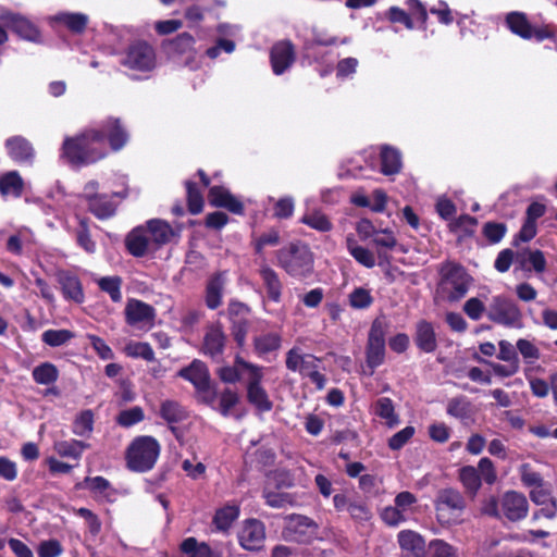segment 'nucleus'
Wrapping results in <instances>:
<instances>
[{
	"label": "nucleus",
	"mask_w": 557,
	"mask_h": 557,
	"mask_svg": "<svg viewBox=\"0 0 557 557\" xmlns=\"http://www.w3.org/2000/svg\"><path fill=\"white\" fill-rule=\"evenodd\" d=\"M109 154L104 133L87 128L74 136H66L61 146L60 157L74 168L95 164Z\"/></svg>",
	"instance_id": "nucleus-1"
},
{
	"label": "nucleus",
	"mask_w": 557,
	"mask_h": 557,
	"mask_svg": "<svg viewBox=\"0 0 557 557\" xmlns=\"http://www.w3.org/2000/svg\"><path fill=\"white\" fill-rule=\"evenodd\" d=\"M277 265L289 276L305 278L313 272L314 257L310 247L295 240L276 251Z\"/></svg>",
	"instance_id": "nucleus-2"
},
{
	"label": "nucleus",
	"mask_w": 557,
	"mask_h": 557,
	"mask_svg": "<svg viewBox=\"0 0 557 557\" xmlns=\"http://www.w3.org/2000/svg\"><path fill=\"white\" fill-rule=\"evenodd\" d=\"M160 451L161 446L153 436H136L126 448V466L134 472H148L154 467Z\"/></svg>",
	"instance_id": "nucleus-3"
},
{
	"label": "nucleus",
	"mask_w": 557,
	"mask_h": 557,
	"mask_svg": "<svg viewBox=\"0 0 557 557\" xmlns=\"http://www.w3.org/2000/svg\"><path fill=\"white\" fill-rule=\"evenodd\" d=\"M391 322L384 314L376 317L371 323L366 344V366L369 369V375H373L375 369L385 361V337Z\"/></svg>",
	"instance_id": "nucleus-4"
},
{
	"label": "nucleus",
	"mask_w": 557,
	"mask_h": 557,
	"mask_svg": "<svg viewBox=\"0 0 557 557\" xmlns=\"http://www.w3.org/2000/svg\"><path fill=\"white\" fill-rule=\"evenodd\" d=\"M505 25L513 35L524 40L535 39L542 42L546 39L556 41L557 38V26L554 24L534 26L524 12H508L505 16Z\"/></svg>",
	"instance_id": "nucleus-5"
},
{
	"label": "nucleus",
	"mask_w": 557,
	"mask_h": 557,
	"mask_svg": "<svg viewBox=\"0 0 557 557\" xmlns=\"http://www.w3.org/2000/svg\"><path fill=\"white\" fill-rule=\"evenodd\" d=\"M176 375L189 382L200 400L211 406L216 398V391L211 381L209 367L200 359H194L188 366L181 368Z\"/></svg>",
	"instance_id": "nucleus-6"
},
{
	"label": "nucleus",
	"mask_w": 557,
	"mask_h": 557,
	"mask_svg": "<svg viewBox=\"0 0 557 557\" xmlns=\"http://www.w3.org/2000/svg\"><path fill=\"white\" fill-rule=\"evenodd\" d=\"M321 358L312 354H301L300 348L293 347L286 352L285 366L292 372H298L302 377H308L315 388L325 387L326 377L320 372Z\"/></svg>",
	"instance_id": "nucleus-7"
},
{
	"label": "nucleus",
	"mask_w": 557,
	"mask_h": 557,
	"mask_svg": "<svg viewBox=\"0 0 557 557\" xmlns=\"http://www.w3.org/2000/svg\"><path fill=\"white\" fill-rule=\"evenodd\" d=\"M438 290L443 298L449 302H456L463 298L470 286V276L463 267L457 263L449 264L441 271Z\"/></svg>",
	"instance_id": "nucleus-8"
},
{
	"label": "nucleus",
	"mask_w": 557,
	"mask_h": 557,
	"mask_svg": "<svg viewBox=\"0 0 557 557\" xmlns=\"http://www.w3.org/2000/svg\"><path fill=\"white\" fill-rule=\"evenodd\" d=\"M466 506L462 494L453 487L440 490L434 500L438 521L446 523L456 522L462 516Z\"/></svg>",
	"instance_id": "nucleus-9"
},
{
	"label": "nucleus",
	"mask_w": 557,
	"mask_h": 557,
	"mask_svg": "<svg viewBox=\"0 0 557 557\" xmlns=\"http://www.w3.org/2000/svg\"><path fill=\"white\" fill-rule=\"evenodd\" d=\"M283 536L288 542L310 544L318 537L319 524L311 518L292 513L284 518Z\"/></svg>",
	"instance_id": "nucleus-10"
},
{
	"label": "nucleus",
	"mask_w": 557,
	"mask_h": 557,
	"mask_svg": "<svg viewBox=\"0 0 557 557\" xmlns=\"http://www.w3.org/2000/svg\"><path fill=\"white\" fill-rule=\"evenodd\" d=\"M487 318L492 322L507 327L522 326L520 308L513 300L502 295L492 298L487 309Z\"/></svg>",
	"instance_id": "nucleus-11"
},
{
	"label": "nucleus",
	"mask_w": 557,
	"mask_h": 557,
	"mask_svg": "<svg viewBox=\"0 0 557 557\" xmlns=\"http://www.w3.org/2000/svg\"><path fill=\"white\" fill-rule=\"evenodd\" d=\"M157 62L156 52L146 41H136L128 46L121 63L125 67L138 72H149L154 69Z\"/></svg>",
	"instance_id": "nucleus-12"
},
{
	"label": "nucleus",
	"mask_w": 557,
	"mask_h": 557,
	"mask_svg": "<svg viewBox=\"0 0 557 557\" xmlns=\"http://www.w3.org/2000/svg\"><path fill=\"white\" fill-rule=\"evenodd\" d=\"M0 22L22 39L34 42L40 39L39 28L20 13L4 12L0 15Z\"/></svg>",
	"instance_id": "nucleus-13"
},
{
	"label": "nucleus",
	"mask_w": 557,
	"mask_h": 557,
	"mask_svg": "<svg viewBox=\"0 0 557 557\" xmlns=\"http://www.w3.org/2000/svg\"><path fill=\"white\" fill-rule=\"evenodd\" d=\"M238 542L246 550L258 552L265 542V527L258 519H247L238 533Z\"/></svg>",
	"instance_id": "nucleus-14"
},
{
	"label": "nucleus",
	"mask_w": 557,
	"mask_h": 557,
	"mask_svg": "<svg viewBox=\"0 0 557 557\" xmlns=\"http://www.w3.org/2000/svg\"><path fill=\"white\" fill-rule=\"evenodd\" d=\"M125 322L131 326L153 325L156 319V309L153 306L136 299L129 298L124 309Z\"/></svg>",
	"instance_id": "nucleus-15"
},
{
	"label": "nucleus",
	"mask_w": 557,
	"mask_h": 557,
	"mask_svg": "<svg viewBox=\"0 0 557 557\" xmlns=\"http://www.w3.org/2000/svg\"><path fill=\"white\" fill-rule=\"evenodd\" d=\"M104 133V144H109L112 151H120L129 139V134L120 117L109 116L98 128Z\"/></svg>",
	"instance_id": "nucleus-16"
},
{
	"label": "nucleus",
	"mask_w": 557,
	"mask_h": 557,
	"mask_svg": "<svg viewBox=\"0 0 557 557\" xmlns=\"http://www.w3.org/2000/svg\"><path fill=\"white\" fill-rule=\"evenodd\" d=\"M208 201L213 208H223L237 215L245 214L244 203L224 186H211L208 190Z\"/></svg>",
	"instance_id": "nucleus-17"
},
{
	"label": "nucleus",
	"mask_w": 557,
	"mask_h": 557,
	"mask_svg": "<svg viewBox=\"0 0 557 557\" xmlns=\"http://www.w3.org/2000/svg\"><path fill=\"white\" fill-rule=\"evenodd\" d=\"M263 372L248 377L247 381V401L260 412H269L273 408V403L270 399L268 392L262 386Z\"/></svg>",
	"instance_id": "nucleus-18"
},
{
	"label": "nucleus",
	"mask_w": 557,
	"mask_h": 557,
	"mask_svg": "<svg viewBox=\"0 0 557 557\" xmlns=\"http://www.w3.org/2000/svg\"><path fill=\"white\" fill-rule=\"evenodd\" d=\"M295 47L290 40H282L270 50V62L275 75H282L295 62Z\"/></svg>",
	"instance_id": "nucleus-19"
},
{
	"label": "nucleus",
	"mask_w": 557,
	"mask_h": 557,
	"mask_svg": "<svg viewBox=\"0 0 557 557\" xmlns=\"http://www.w3.org/2000/svg\"><path fill=\"white\" fill-rule=\"evenodd\" d=\"M258 275L262 282L267 299L274 304H280L283 297L284 284L278 273L268 263L263 262L258 269Z\"/></svg>",
	"instance_id": "nucleus-20"
},
{
	"label": "nucleus",
	"mask_w": 557,
	"mask_h": 557,
	"mask_svg": "<svg viewBox=\"0 0 557 557\" xmlns=\"http://www.w3.org/2000/svg\"><path fill=\"white\" fill-rule=\"evenodd\" d=\"M55 278L64 299L72 300L76 304L84 302L85 294L83 284L75 273L69 270H60L57 272Z\"/></svg>",
	"instance_id": "nucleus-21"
},
{
	"label": "nucleus",
	"mask_w": 557,
	"mask_h": 557,
	"mask_svg": "<svg viewBox=\"0 0 557 557\" xmlns=\"http://www.w3.org/2000/svg\"><path fill=\"white\" fill-rule=\"evenodd\" d=\"M413 342L421 352H435L438 343L433 323L424 319L419 320L414 326Z\"/></svg>",
	"instance_id": "nucleus-22"
},
{
	"label": "nucleus",
	"mask_w": 557,
	"mask_h": 557,
	"mask_svg": "<svg viewBox=\"0 0 557 557\" xmlns=\"http://www.w3.org/2000/svg\"><path fill=\"white\" fill-rule=\"evenodd\" d=\"M8 156L18 164H32L35 158V150L28 139L16 135L5 140Z\"/></svg>",
	"instance_id": "nucleus-23"
},
{
	"label": "nucleus",
	"mask_w": 557,
	"mask_h": 557,
	"mask_svg": "<svg viewBox=\"0 0 557 557\" xmlns=\"http://www.w3.org/2000/svg\"><path fill=\"white\" fill-rule=\"evenodd\" d=\"M502 509L508 520L519 521L528 516L529 504L522 493L509 491L503 497Z\"/></svg>",
	"instance_id": "nucleus-24"
},
{
	"label": "nucleus",
	"mask_w": 557,
	"mask_h": 557,
	"mask_svg": "<svg viewBox=\"0 0 557 557\" xmlns=\"http://www.w3.org/2000/svg\"><path fill=\"white\" fill-rule=\"evenodd\" d=\"M226 335L220 325H211L205 333L200 351L212 359L221 357L224 352Z\"/></svg>",
	"instance_id": "nucleus-25"
},
{
	"label": "nucleus",
	"mask_w": 557,
	"mask_h": 557,
	"mask_svg": "<svg viewBox=\"0 0 557 557\" xmlns=\"http://www.w3.org/2000/svg\"><path fill=\"white\" fill-rule=\"evenodd\" d=\"M86 203L88 211L102 221L114 216L117 210V203L109 194L88 195Z\"/></svg>",
	"instance_id": "nucleus-26"
},
{
	"label": "nucleus",
	"mask_w": 557,
	"mask_h": 557,
	"mask_svg": "<svg viewBox=\"0 0 557 557\" xmlns=\"http://www.w3.org/2000/svg\"><path fill=\"white\" fill-rule=\"evenodd\" d=\"M404 557H425V541L412 530H403L397 535Z\"/></svg>",
	"instance_id": "nucleus-27"
},
{
	"label": "nucleus",
	"mask_w": 557,
	"mask_h": 557,
	"mask_svg": "<svg viewBox=\"0 0 557 557\" xmlns=\"http://www.w3.org/2000/svg\"><path fill=\"white\" fill-rule=\"evenodd\" d=\"M51 22L64 26L70 33L74 35H82L85 33L89 17L82 12H58L51 16Z\"/></svg>",
	"instance_id": "nucleus-28"
},
{
	"label": "nucleus",
	"mask_w": 557,
	"mask_h": 557,
	"mask_svg": "<svg viewBox=\"0 0 557 557\" xmlns=\"http://www.w3.org/2000/svg\"><path fill=\"white\" fill-rule=\"evenodd\" d=\"M147 232L156 246L161 247L169 244L173 237L180 236L169 222L161 219H151L147 221Z\"/></svg>",
	"instance_id": "nucleus-29"
},
{
	"label": "nucleus",
	"mask_w": 557,
	"mask_h": 557,
	"mask_svg": "<svg viewBox=\"0 0 557 557\" xmlns=\"http://www.w3.org/2000/svg\"><path fill=\"white\" fill-rule=\"evenodd\" d=\"M225 285V272L214 273L206 285V306L215 310L222 304V294Z\"/></svg>",
	"instance_id": "nucleus-30"
},
{
	"label": "nucleus",
	"mask_w": 557,
	"mask_h": 557,
	"mask_svg": "<svg viewBox=\"0 0 557 557\" xmlns=\"http://www.w3.org/2000/svg\"><path fill=\"white\" fill-rule=\"evenodd\" d=\"M125 247L127 251L136 258H141L147 253L149 237L144 226H137L127 234Z\"/></svg>",
	"instance_id": "nucleus-31"
},
{
	"label": "nucleus",
	"mask_w": 557,
	"mask_h": 557,
	"mask_svg": "<svg viewBox=\"0 0 557 557\" xmlns=\"http://www.w3.org/2000/svg\"><path fill=\"white\" fill-rule=\"evenodd\" d=\"M530 498L534 504L545 506L542 508V513L545 518H555L557 512L556 499L552 496L550 491L545 488L543 484L530 492Z\"/></svg>",
	"instance_id": "nucleus-32"
},
{
	"label": "nucleus",
	"mask_w": 557,
	"mask_h": 557,
	"mask_svg": "<svg viewBox=\"0 0 557 557\" xmlns=\"http://www.w3.org/2000/svg\"><path fill=\"white\" fill-rule=\"evenodd\" d=\"M381 173L384 175H394L401 170L400 152L391 146H383L380 152Z\"/></svg>",
	"instance_id": "nucleus-33"
},
{
	"label": "nucleus",
	"mask_w": 557,
	"mask_h": 557,
	"mask_svg": "<svg viewBox=\"0 0 557 557\" xmlns=\"http://www.w3.org/2000/svg\"><path fill=\"white\" fill-rule=\"evenodd\" d=\"M299 222L320 233H327L333 230L331 219L321 209L317 208L306 211Z\"/></svg>",
	"instance_id": "nucleus-34"
},
{
	"label": "nucleus",
	"mask_w": 557,
	"mask_h": 557,
	"mask_svg": "<svg viewBox=\"0 0 557 557\" xmlns=\"http://www.w3.org/2000/svg\"><path fill=\"white\" fill-rule=\"evenodd\" d=\"M476 225V218L463 213L448 223V230L450 233L458 235V240H462L474 235Z\"/></svg>",
	"instance_id": "nucleus-35"
},
{
	"label": "nucleus",
	"mask_w": 557,
	"mask_h": 557,
	"mask_svg": "<svg viewBox=\"0 0 557 557\" xmlns=\"http://www.w3.org/2000/svg\"><path fill=\"white\" fill-rule=\"evenodd\" d=\"M90 445L86 442L78 440H65L55 442L53 445L54 451L62 458H73L79 460L83 453L88 449Z\"/></svg>",
	"instance_id": "nucleus-36"
},
{
	"label": "nucleus",
	"mask_w": 557,
	"mask_h": 557,
	"mask_svg": "<svg viewBox=\"0 0 557 557\" xmlns=\"http://www.w3.org/2000/svg\"><path fill=\"white\" fill-rule=\"evenodd\" d=\"M24 191V181L17 171H10L0 176V194L20 198Z\"/></svg>",
	"instance_id": "nucleus-37"
},
{
	"label": "nucleus",
	"mask_w": 557,
	"mask_h": 557,
	"mask_svg": "<svg viewBox=\"0 0 557 557\" xmlns=\"http://www.w3.org/2000/svg\"><path fill=\"white\" fill-rule=\"evenodd\" d=\"M159 416L168 424H177L188 418V412L178 401L166 399L160 404Z\"/></svg>",
	"instance_id": "nucleus-38"
},
{
	"label": "nucleus",
	"mask_w": 557,
	"mask_h": 557,
	"mask_svg": "<svg viewBox=\"0 0 557 557\" xmlns=\"http://www.w3.org/2000/svg\"><path fill=\"white\" fill-rule=\"evenodd\" d=\"M282 346V336L275 332L261 334L253 338V349L259 357L277 351Z\"/></svg>",
	"instance_id": "nucleus-39"
},
{
	"label": "nucleus",
	"mask_w": 557,
	"mask_h": 557,
	"mask_svg": "<svg viewBox=\"0 0 557 557\" xmlns=\"http://www.w3.org/2000/svg\"><path fill=\"white\" fill-rule=\"evenodd\" d=\"M458 478L466 493L472 498L475 497L482 485L478 469L473 466H463L458 471Z\"/></svg>",
	"instance_id": "nucleus-40"
},
{
	"label": "nucleus",
	"mask_w": 557,
	"mask_h": 557,
	"mask_svg": "<svg viewBox=\"0 0 557 557\" xmlns=\"http://www.w3.org/2000/svg\"><path fill=\"white\" fill-rule=\"evenodd\" d=\"M32 376L37 384L51 385L58 381L59 370L55 364L46 361L33 369Z\"/></svg>",
	"instance_id": "nucleus-41"
},
{
	"label": "nucleus",
	"mask_w": 557,
	"mask_h": 557,
	"mask_svg": "<svg viewBox=\"0 0 557 557\" xmlns=\"http://www.w3.org/2000/svg\"><path fill=\"white\" fill-rule=\"evenodd\" d=\"M99 289L109 295L110 299L117 304L122 301L123 280L119 275L102 276L96 281Z\"/></svg>",
	"instance_id": "nucleus-42"
},
{
	"label": "nucleus",
	"mask_w": 557,
	"mask_h": 557,
	"mask_svg": "<svg viewBox=\"0 0 557 557\" xmlns=\"http://www.w3.org/2000/svg\"><path fill=\"white\" fill-rule=\"evenodd\" d=\"M187 210L190 214H199L203 210L205 199L201 190L193 181L185 182Z\"/></svg>",
	"instance_id": "nucleus-43"
},
{
	"label": "nucleus",
	"mask_w": 557,
	"mask_h": 557,
	"mask_svg": "<svg viewBox=\"0 0 557 557\" xmlns=\"http://www.w3.org/2000/svg\"><path fill=\"white\" fill-rule=\"evenodd\" d=\"M181 550L189 557H222L221 554L212 550L208 544H199L195 537L185 539L181 544Z\"/></svg>",
	"instance_id": "nucleus-44"
},
{
	"label": "nucleus",
	"mask_w": 557,
	"mask_h": 557,
	"mask_svg": "<svg viewBox=\"0 0 557 557\" xmlns=\"http://www.w3.org/2000/svg\"><path fill=\"white\" fill-rule=\"evenodd\" d=\"M95 417L90 409L81 411L74 419L72 432L82 437H89L94 431Z\"/></svg>",
	"instance_id": "nucleus-45"
},
{
	"label": "nucleus",
	"mask_w": 557,
	"mask_h": 557,
	"mask_svg": "<svg viewBox=\"0 0 557 557\" xmlns=\"http://www.w3.org/2000/svg\"><path fill=\"white\" fill-rule=\"evenodd\" d=\"M239 508L235 505H226L218 509L213 517V524L220 531H226L238 518Z\"/></svg>",
	"instance_id": "nucleus-46"
},
{
	"label": "nucleus",
	"mask_w": 557,
	"mask_h": 557,
	"mask_svg": "<svg viewBox=\"0 0 557 557\" xmlns=\"http://www.w3.org/2000/svg\"><path fill=\"white\" fill-rule=\"evenodd\" d=\"M195 44L196 40L194 36L184 32L169 41V49L171 52L180 55L195 53Z\"/></svg>",
	"instance_id": "nucleus-47"
},
{
	"label": "nucleus",
	"mask_w": 557,
	"mask_h": 557,
	"mask_svg": "<svg viewBox=\"0 0 557 557\" xmlns=\"http://www.w3.org/2000/svg\"><path fill=\"white\" fill-rule=\"evenodd\" d=\"M374 413L384 419L389 426L398 422V417L395 413L394 403L389 397H380L374 403Z\"/></svg>",
	"instance_id": "nucleus-48"
},
{
	"label": "nucleus",
	"mask_w": 557,
	"mask_h": 557,
	"mask_svg": "<svg viewBox=\"0 0 557 557\" xmlns=\"http://www.w3.org/2000/svg\"><path fill=\"white\" fill-rule=\"evenodd\" d=\"M347 249L354 259L363 267L371 269L375 265L374 255L354 239L347 238Z\"/></svg>",
	"instance_id": "nucleus-49"
},
{
	"label": "nucleus",
	"mask_w": 557,
	"mask_h": 557,
	"mask_svg": "<svg viewBox=\"0 0 557 557\" xmlns=\"http://www.w3.org/2000/svg\"><path fill=\"white\" fill-rule=\"evenodd\" d=\"M75 334L65 329L53 330L49 329L41 334V342L50 347H60L73 339Z\"/></svg>",
	"instance_id": "nucleus-50"
},
{
	"label": "nucleus",
	"mask_w": 557,
	"mask_h": 557,
	"mask_svg": "<svg viewBox=\"0 0 557 557\" xmlns=\"http://www.w3.org/2000/svg\"><path fill=\"white\" fill-rule=\"evenodd\" d=\"M124 352L131 358H141L146 361L154 360V351L147 342H129L124 347Z\"/></svg>",
	"instance_id": "nucleus-51"
},
{
	"label": "nucleus",
	"mask_w": 557,
	"mask_h": 557,
	"mask_svg": "<svg viewBox=\"0 0 557 557\" xmlns=\"http://www.w3.org/2000/svg\"><path fill=\"white\" fill-rule=\"evenodd\" d=\"M78 228L76 231V242L86 252L92 253L96 251V243L92 240L89 231V219L79 218Z\"/></svg>",
	"instance_id": "nucleus-52"
},
{
	"label": "nucleus",
	"mask_w": 557,
	"mask_h": 557,
	"mask_svg": "<svg viewBox=\"0 0 557 557\" xmlns=\"http://www.w3.org/2000/svg\"><path fill=\"white\" fill-rule=\"evenodd\" d=\"M262 496L265 504L272 508H284L296 505V497L290 493L264 491Z\"/></svg>",
	"instance_id": "nucleus-53"
},
{
	"label": "nucleus",
	"mask_w": 557,
	"mask_h": 557,
	"mask_svg": "<svg viewBox=\"0 0 557 557\" xmlns=\"http://www.w3.org/2000/svg\"><path fill=\"white\" fill-rule=\"evenodd\" d=\"M447 413L460 420L468 419L471 414V403L465 396L454 397L447 404Z\"/></svg>",
	"instance_id": "nucleus-54"
},
{
	"label": "nucleus",
	"mask_w": 557,
	"mask_h": 557,
	"mask_svg": "<svg viewBox=\"0 0 557 557\" xmlns=\"http://www.w3.org/2000/svg\"><path fill=\"white\" fill-rule=\"evenodd\" d=\"M507 233V225L503 222L488 221L482 227V235L492 244H498Z\"/></svg>",
	"instance_id": "nucleus-55"
},
{
	"label": "nucleus",
	"mask_w": 557,
	"mask_h": 557,
	"mask_svg": "<svg viewBox=\"0 0 557 557\" xmlns=\"http://www.w3.org/2000/svg\"><path fill=\"white\" fill-rule=\"evenodd\" d=\"M145 419V412L141 407L135 406L120 411L116 417V423L123 428H131Z\"/></svg>",
	"instance_id": "nucleus-56"
},
{
	"label": "nucleus",
	"mask_w": 557,
	"mask_h": 557,
	"mask_svg": "<svg viewBox=\"0 0 557 557\" xmlns=\"http://www.w3.org/2000/svg\"><path fill=\"white\" fill-rule=\"evenodd\" d=\"M428 555L429 557H458L457 548L440 539L429 543Z\"/></svg>",
	"instance_id": "nucleus-57"
},
{
	"label": "nucleus",
	"mask_w": 557,
	"mask_h": 557,
	"mask_svg": "<svg viewBox=\"0 0 557 557\" xmlns=\"http://www.w3.org/2000/svg\"><path fill=\"white\" fill-rule=\"evenodd\" d=\"M280 240V232L275 228H271L268 232L261 234L258 238L253 239L252 245L255 252L257 255H261L267 246H277Z\"/></svg>",
	"instance_id": "nucleus-58"
},
{
	"label": "nucleus",
	"mask_w": 557,
	"mask_h": 557,
	"mask_svg": "<svg viewBox=\"0 0 557 557\" xmlns=\"http://www.w3.org/2000/svg\"><path fill=\"white\" fill-rule=\"evenodd\" d=\"M77 487H86L94 494L103 495L108 490L111 488V483L109 480L101 475L86 476L82 483L77 484Z\"/></svg>",
	"instance_id": "nucleus-59"
},
{
	"label": "nucleus",
	"mask_w": 557,
	"mask_h": 557,
	"mask_svg": "<svg viewBox=\"0 0 557 557\" xmlns=\"http://www.w3.org/2000/svg\"><path fill=\"white\" fill-rule=\"evenodd\" d=\"M516 348L529 364H533L541 357L540 349L529 339L519 338L516 343Z\"/></svg>",
	"instance_id": "nucleus-60"
},
{
	"label": "nucleus",
	"mask_w": 557,
	"mask_h": 557,
	"mask_svg": "<svg viewBox=\"0 0 557 557\" xmlns=\"http://www.w3.org/2000/svg\"><path fill=\"white\" fill-rule=\"evenodd\" d=\"M373 302V297L366 288L358 287L349 295V304L355 309H366Z\"/></svg>",
	"instance_id": "nucleus-61"
},
{
	"label": "nucleus",
	"mask_w": 557,
	"mask_h": 557,
	"mask_svg": "<svg viewBox=\"0 0 557 557\" xmlns=\"http://www.w3.org/2000/svg\"><path fill=\"white\" fill-rule=\"evenodd\" d=\"M295 210L294 199L292 197L280 198L273 207V216L280 220L289 219Z\"/></svg>",
	"instance_id": "nucleus-62"
},
{
	"label": "nucleus",
	"mask_w": 557,
	"mask_h": 557,
	"mask_svg": "<svg viewBox=\"0 0 557 557\" xmlns=\"http://www.w3.org/2000/svg\"><path fill=\"white\" fill-rule=\"evenodd\" d=\"M239 403L238 394L231 389L225 388L220 395V413L223 417L230 416L231 410Z\"/></svg>",
	"instance_id": "nucleus-63"
},
{
	"label": "nucleus",
	"mask_w": 557,
	"mask_h": 557,
	"mask_svg": "<svg viewBox=\"0 0 557 557\" xmlns=\"http://www.w3.org/2000/svg\"><path fill=\"white\" fill-rule=\"evenodd\" d=\"M414 428L411 425H407L403 430L396 432L389 440H388V447L392 450H399L403 448L414 435Z\"/></svg>",
	"instance_id": "nucleus-64"
}]
</instances>
